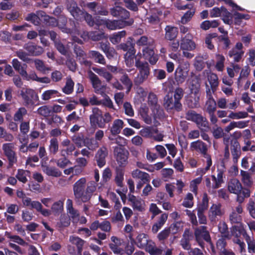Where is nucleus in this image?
<instances>
[{
    "label": "nucleus",
    "instance_id": "obj_25",
    "mask_svg": "<svg viewBox=\"0 0 255 255\" xmlns=\"http://www.w3.org/2000/svg\"><path fill=\"white\" fill-rule=\"evenodd\" d=\"M165 38L170 41H174L175 39V27L171 25H167L165 28ZM172 50L175 51V43L173 42L171 45Z\"/></svg>",
    "mask_w": 255,
    "mask_h": 255
},
{
    "label": "nucleus",
    "instance_id": "obj_40",
    "mask_svg": "<svg viewBox=\"0 0 255 255\" xmlns=\"http://www.w3.org/2000/svg\"><path fill=\"white\" fill-rule=\"evenodd\" d=\"M22 202L23 205L26 207L30 206L31 208L35 209H40L41 203L37 201H32L29 197L26 196L22 200Z\"/></svg>",
    "mask_w": 255,
    "mask_h": 255
},
{
    "label": "nucleus",
    "instance_id": "obj_12",
    "mask_svg": "<svg viewBox=\"0 0 255 255\" xmlns=\"http://www.w3.org/2000/svg\"><path fill=\"white\" fill-rule=\"evenodd\" d=\"M110 14L114 17L117 18L119 20L128 21L132 18L130 17V12L124 7L115 5L110 9Z\"/></svg>",
    "mask_w": 255,
    "mask_h": 255
},
{
    "label": "nucleus",
    "instance_id": "obj_6",
    "mask_svg": "<svg viewBox=\"0 0 255 255\" xmlns=\"http://www.w3.org/2000/svg\"><path fill=\"white\" fill-rule=\"evenodd\" d=\"M20 95L23 100V104L27 108H33L39 105V97L34 90L26 88L21 91Z\"/></svg>",
    "mask_w": 255,
    "mask_h": 255
},
{
    "label": "nucleus",
    "instance_id": "obj_4",
    "mask_svg": "<svg viewBox=\"0 0 255 255\" xmlns=\"http://www.w3.org/2000/svg\"><path fill=\"white\" fill-rule=\"evenodd\" d=\"M175 82L172 77L169 78L164 83L165 90L167 92L164 98V106L168 112L175 108Z\"/></svg>",
    "mask_w": 255,
    "mask_h": 255
},
{
    "label": "nucleus",
    "instance_id": "obj_20",
    "mask_svg": "<svg viewBox=\"0 0 255 255\" xmlns=\"http://www.w3.org/2000/svg\"><path fill=\"white\" fill-rule=\"evenodd\" d=\"M23 48L28 52L29 55L38 56L43 52V49L32 42H28L24 44Z\"/></svg>",
    "mask_w": 255,
    "mask_h": 255
},
{
    "label": "nucleus",
    "instance_id": "obj_41",
    "mask_svg": "<svg viewBox=\"0 0 255 255\" xmlns=\"http://www.w3.org/2000/svg\"><path fill=\"white\" fill-rule=\"evenodd\" d=\"M39 14L43 16V20L46 25L54 27L58 25L57 20L55 18L45 15V13L42 11H39Z\"/></svg>",
    "mask_w": 255,
    "mask_h": 255
},
{
    "label": "nucleus",
    "instance_id": "obj_32",
    "mask_svg": "<svg viewBox=\"0 0 255 255\" xmlns=\"http://www.w3.org/2000/svg\"><path fill=\"white\" fill-rule=\"evenodd\" d=\"M137 46H143L148 47H153L154 45V40L151 37H148L145 35L141 36L136 41Z\"/></svg>",
    "mask_w": 255,
    "mask_h": 255
},
{
    "label": "nucleus",
    "instance_id": "obj_33",
    "mask_svg": "<svg viewBox=\"0 0 255 255\" xmlns=\"http://www.w3.org/2000/svg\"><path fill=\"white\" fill-rule=\"evenodd\" d=\"M196 47L195 43L186 38V36L183 38L181 41L180 48L183 50L191 51L194 49Z\"/></svg>",
    "mask_w": 255,
    "mask_h": 255
},
{
    "label": "nucleus",
    "instance_id": "obj_31",
    "mask_svg": "<svg viewBox=\"0 0 255 255\" xmlns=\"http://www.w3.org/2000/svg\"><path fill=\"white\" fill-rule=\"evenodd\" d=\"M70 242L75 245L77 249V253L79 255H82L83 246L85 241L78 236H71L69 238Z\"/></svg>",
    "mask_w": 255,
    "mask_h": 255
},
{
    "label": "nucleus",
    "instance_id": "obj_8",
    "mask_svg": "<svg viewBox=\"0 0 255 255\" xmlns=\"http://www.w3.org/2000/svg\"><path fill=\"white\" fill-rule=\"evenodd\" d=\"M177 59L179 65L176 68V83L177 84H182L185 81L188 75L190 64L186 60L178 59L176 54Z\"/></svg>",
    "mask_w": 255,
    "mask_h": 255
},
{
    "label": "nucleus",
    "instance_id": "obj_47",
    "mask_svg": "<svg viewBox=\"0 0 255 255\" xmlns=\"http://www.w3.org/2000/svg\"><path fill=\"white\" fill-rule=\"evenodd\" d=\"M74 86V82L72 79L71 78H68L65 86L62 88V92L67 95L71 94L73 92Z\"/></svg>",
    "mask_w": 255,
    "mask_h": 255
},
{
    "label": "nucleus",
    "instance_id": "obj_49",
    "mask_svg": "<svg viewBox=\"0 0 255 255\" xmlns=\"http://www.w3.org/2000/svg\"><path fill=\"white\" fill-rule=\"evenodd\" d=\"M84 145L87 147L90 150H95L99 146V143L93 138H86Z\"/></svg>",
    "mask_w": 255,
    "mask_h": 255
},
{
    "label": "nucleus",
    "instance_id": "obj_48",
    "mask_svg": "<svg viewBox=\"0 0 255 255\" xmlns=\"http://www.w3.org/2000/svg\"><path fill=\"white\" fill-rule=\"evenodd\" d=\"M27 110L24 107H21L16 112L13 116L15 122H22L23 117L27 114Z\"/></svg>",
    "mask_w": 255,
    "mask_h": 255
},
{
    "label": "nucleus",
    "instance_id": "obj_36",
    "mask_svg": "<svg viewBox=\"0 0 255 255\" xmlns=\"http://www.w3.org/2000/svg\"><path fill=\"white\" fill-rule=\"evenodd\" d=\"M167 215L165 213L161 215L158 220L152 226V231L156 233L163 226L167 219Z\"/></svg>",
    "mask_w": 255,
    "mask_h": 255
},
{
    "label": "nucleus",
    "instance_id": "obj_14",
    "mask_svg": "<svg viewBox=\"0 0 255 255\" xmlns=\"http://www.w3.org/2000/svg\"><path fill=\"white\" fill-rule=\"evenodd\" d=\"M134 23L133 18L129 19L128 21L117 20H108L106 22L107 27L111 30L123 28L127 26H131Z\"/></svg>",
    "mask_w": 255,
    "mask_h": 255
},
{
    "label": "nucleus",
    "instance_id": "obj_29",
    "mask_svg": "<svg viewBox=\"0 0 255 255\" xmlns=\"http://www.w3.org/2000/svg\"><path fill=\"white\" fill-rule=\"evenodd\" d=\"M12 65L14 70L17 71L21 76L26 75V64H21L17 59H13L11 62Z\"/></svg>",
    "mask_w": 255,
    "mask_h": 255
},
{
    "label": "nucleus",
    "instance_id": "obj_45",
    "mask_svg": "<svg viewBox=\"0 0 255 255\" xmlns=\"http://www.w3.org/2000/svg\"><path fill=\"white\" fill-rule=\"evenodd\" d=\"M37 112L39 115L45 118L51 116L52 115L51 108L48 106H42L39 107L37 109Z\"/></svg>",
    "mask_w": 255,
    "mask_h": 255
},
{
    "label": "nucleus",
    "instance_id": "obj_5",
    "mask_svg": "<svg viewBox=\"0 0 255 255\" xmlns=\"http://www.w3.org/2000/svg\"><path fill=\"white\" fill-rule=\"evenodd\" d=\"M200 84L192 81L190 85L191 94L186 99V104L189 108H196L200 106Z\"/></svg>",
    "mask_w": 255,
    "mask_h": 255
},
{
    "label": "nucleus",
    "instance_id": "obj_23",
    "mask_svg": "<svg viewBox=\"0 0 255 255\" xmlns=\"http://www.w3.org/2000/svg\"><path fill=\"white\" fill-rule=\"evenodd\" d=\"M41 167L43 172L48 176L58 177L62 175V172L58 168L49 166L45 161L42 162Z\"/></svg>",
    "mask_w": 255,
    "mask_h": 255
},
{
    "label": "nucleus",
    "instance_id": "obj_34",
    "mask_svg": "<svg viewBox=\"0 0 255 255\" xmlns=\"http://www.w3.org/2000/svg\"><path fill=\"white\" fill-rule=\"evenodd\" d=\"M34 63L36 69L43 74H46L47 72L51 70V68L46 65L41 60L36 59Z\"/></svg>",
    "mask_w": 255,
    "mask_h": 255
},
{
    "label": "nucleus",
    "instance_id": "obj_9",
    "mask_svg": "<svg viewBox=\"0 0 255 255\" xmlns=\"http://www.w3.org/2000/svg\"><path fill=\"white\" fill-rule=\"evenodd\" d=\"M14 144L13 143H5L2 145V149L4 155L6 157L8 163V168L13 167L17 161V158L15 152L13 150Z\"/></svg>",
    "mask_w": 255,
    "mask_h": 255
},
{
    "label": "nucleus",
    "instance_id": "obj_46",
    "mask_svg": "<svg viewBox=\"0 0 255 255\" xmlns=\"http://www.w3.org/2000/svg\"><path fill=\"white\" fill-rule=\"evenodd\" d=\"M217 108V103L214 98L207 99L205 104V111L207 113L215 112Z\"/></svg>",
    "mask_w": 255,
    "mask_h": 255
},
{
    "label": "nucleus",
    "instance_id": "obj_1",
    "mask_svg": "<svg viewBox=\"0 0 255 255\" xmlns=\"http://www.w3.org/2000/svg\"><path fill=\"white\" fill-rule=\"evenodd\" d=\"M65 5L68 11L76 20H85L89 26H94L95 21L92 15L78 7L74 0H66Z\"/></svg>",
    "mask_w": 255,
    "mask_h": 255
},
{
    "label": "nucleus",
    "instance_id": "obj_55",
    "mask_svg": "<svg viewBox=\"0 0 255 255\" xmlns=\"http://www.w3.org/2000/svg\"><path fill=\"white\" fill-rule=\"evenodd\" d=\"M125 62L126 65L128 67H131L133 65L134 59H137L136 56H135V53H126L124 55Z\"/></svg>",
    "mask_w": 255,
    "mask_h": 255
},
{
    "label": "nucleus",
    "instance_id": "obj_63",
    "mask_svg": "<svg viewBox=\"0 0 255 255\" xmlns=\"http://www.w3.org/2000/svg\"><path fill=\"white\" fill-rule=\"evenodd\" d=\"M125 6L128 9L133 11H137L138 7L135 2L133 0H123Z\"/></svg>",
    "mask_w": 255,
    "mask_h": 255
},
{
    "label": "nucleus",
    "instance_id": "obj_30",
    "mask_svg": "<svg viewBox=\"0 0 255 255\" xmlns=\"http://www.w3.org/2000/svg\"><path fill=\"white\" fill-rule=\"evenodd\" d=\"M191 147L196 151L200 152L203 155L207 153V146L202 141L198 140L196 141L192 142L191 143Z\"/></svg>",
    "mask_w": 255,
    "mask_h": 255
},
{
    "label": "nucleus",
    "instance_id": "obj_53",
    "mask_svg": "<svg viewBox=\"0 0 255 255\" xmlns=\"http://www.w3.org/2000/svg\"><path fill=\"white\" fill-rule=\"evenodd\" d=\"M195 68L198 71H201L205 66L203 56H197L195 58L194 64Z\"/></svg>",
    "mask_w": 255,
    "mask_h": 255
},
{
    "label": "nucleus",
    "instance_id": "obj_35",
    "mask_svg": "<svg viewBox=\"0 0 255 255\" xmlns=\"http://www.w3.org/2000/svg\"><path fill=\"white\" fill-rule=\"evenodd\" d=\"M236 194L237 195V202L241 204L244 201L245 198L250 196L251 191L249 188L242 187V189H240V191Z\"/></svg>",
    "mask_w": 255,
    "mask_h": 255
},
{
    "label": "nucleus",
    "instance_id": "obj_22",
    "mask_svg": "<svg viewBox=\"0 0 255 255\" xmlns=\"http://www.w3.org/2000/svg\"><path fill=\"white\" fill-rule=\"evenodd\" d=\"M128 200L131 203V206L133 210L138 211H142L144 209L143 207V201L139 197H136L134 195L128 194Z\"/></svg>",
    "mask_w": 255,
    "mask_h": 255
},
{
    "label": "nucleus",
    "instance_id": "obj_27",
    "mask_svg": "<svg viewBox=\"0 0 255 255\" xmlns=\"http://www.w3.org/2000/svg\"><path fill=\"white\" fill-rule=\"evenodd\" d=\"M124 123L121 119L114 120L110 130L112 136H116L119 134L122 128H124Z\"/></svg>",
    "mask_w": 255,
    "mask_h": 255
},
{
    "label": "nucleus",
    "instance_id": "obj_21",
    "mask_svg": "<svg viewBox=\"0 0 255 255\" xmlns=\"http://www.w3.org/2000/svg\"><path fill=\"white\" fill-rule=\"evenodd\" d=\"M135 66L139 71L138 74L143 75L146 77H148L150 69L149 64L147 62H142L140 59H136L135 61Z\"/></svg>",
    "mask_w": 255,
    "mask_h": 255
},
{
    "label": "nucleus",
    "instance_id": "obj_11",
    "mask_svg": "<svg viewBox=\"0 0 255 255\" xmlns=\"http://www.w3.org/2000/svg\"><path fill=\"white\" fill-rule=\"evenodd\" d=\"M114 154L119 166L124 167L128 163L129 152L124 147L115 146Z\"/></svg>",
    "mask_w": 255,
    "mask_h": 255
},
{
    "label": "nucleus",
    "instance_id": "obj_7",
    "mask_svg": "<svg viewBox=\"0 0 255 255\" xmlns=\"http://www.w3.org/2000/svg\"><path fill=\"white\" fill-rule=\"evenodd\" d=\"M185 118L187 120L196 123L201 130H206L209 128V122L207 119L195 111L189 110L186 114Z\"/></svg>",
    "mask_w": 255,
    "mask_h": 255
},
{
    "label": "nucleus",
    "instance_id": "obj_10",
    "mask_svg": "<svg viewBox=\"0 0 255 255\" xmlns=\"http://www.w3.org/2000/svg\"><path fill=\"white\" fill-rule=\"evenodd\" d=\"M157 97L153 93H149L148 97V103L152 111L155 119H161L163 117L164 112L157 104Z\"/></svg>",
    "mask_w": 255,
    "mask_h": 255
},
{
    "label": "nucleus",
    "instance_id": "obj_64",
    "mask_svg": "<svg viewBox=\"0 0 255 255\" xmlns=\"http://www.w3.org/2000/svg\"><path fill=\"white\" fill-rule=\"evenodd\" d=\"M11 34L7 31H1L0 32V40L5 43L11 42Z\"/></svg>",
    "mask_w": 255,
    "mask_h": 255
},
{
    "label": "nucleus",
    "instance_id": "obj_28",
    "mask_svg": "<svg viewBox=\"0 0 255 255\" xmlns=\"http://www.w3.org/2000/svg\"><path fill=\"white\" fill-rule=\"evenodd\" d=\"M86 180L83 177L79 179L73 185V192L74 196H78L80 193L85 190Z\"/></svg>",
    "mask_w": 255,
    "mask_h": 255
},
{
    "label": "nucleus",
    "instance_id": "obj_13",
    "mask_svg": "<svg viewBox=\"0 0 255 255\" xmlns=\"http://www.w3.org/2000/svg\"><path fill=\"white\" fill-rule=\"evenodd\" d=\"M131 176L133 178L139 180L136 184V190L138 191L141 189L144 184L150 182V178L149 174L138 169L133 170L132 171Z\"/></svg>",
    "mask_w": 255,
    "mask_h": 255
},
{
    "label": "nucleus",
    "instance_id": "obj_42",
    "mask_svg": "<svg viewBox=\"0 0 255 255\" xmlns=\"http://www.w3.org/2000/svg\"><path fill=\"white\" fill-rule=\"evenodd\" d=\"M121 83L125 86L127 89V93H128L131 89L133 84L132 81L128 77V74L122 75L120 78Z\"/></svg>",
    "mask_w": 255,
    "mask_h": 255
},
{
    "label": "nucleus",
    "instance_id": "obj_50",
    "mask_svg": "<svg viewBox=\"0 0 255 255\" xmlns=\"http://www.w3.org/2000/svg\"><path fill=\"white\" fill-rule=\"evenodd\" d=\"M70 224V217L66 215H61L60 221L57 223V227L59 228H63L68 227Z\"/></svg>",
    "mask_w": 255,
    "mask_h": 255
},
{
    "label": "nucleus",
    "instance_id": "obj_58",
    "mask_svg": "<svg viewBox=\"0 0 255 255\" xmlns=\"http://www.w3.org/2000/svg\"><path fill=\"white\" fill-rule=\"evenodd\" d=\"M193 196L192 193H188L182 202V205L186 208H191L194 205Z\"/></svg>",
    "mask_w": 255,
    "mask_h": 255
},
{
    "label": "nucleus",
    "instance_id": "obj_17",
    "mask_svg": "<svg viewBox=\"0 0 255 255\" xmlns=\"http://www.w3.org/2000/svg\"><path fill=\"white\" fill-rule=\"evenodd\" d=\"M207 229V227L205 226H201L196 228L194 231L195 240H200V239H203L207 243H211V237Z\"/></svg>",
    "mask_w": 255,
    "mask_h": 255
},
{
    "label": "nucleus",
    "instance_id": "obj_51",
    "mask_svg": "<svg viewBox=\"0 0 255 255\" xmlns=\"http://www.w3.org/2000/svg\"><path fill=\"white\" fill-rule=\"evenodd\" d=\"M89 78L93 87L95 89H99L101 84V82L98 76L91 71L89 73Z\"/></svg>",
    "mask_w": 255,
    "mask_h": 255
},
{
    "label": "nucleus",
    "instance_id": "obj_61",
    "mask_svg": "<svg viewBox=\"0 0 255 255\" xmlns=\"http://www.w3.org/2000/svg\"><path fill=\"white\" fill-rule=\"evenodd\" d=\"M85 139L84 135L82 134L74 135L72 137L73 141L78 147H81L84 145Z\"/></svg>",
    "mask_w": 255,
    "mask_h": 255
},
{
    "label": "nucleus",
    "instance_id": "obj_52",
    "mask_svg": "<svg viewBox=\"0 0 255 255\" xmlns=\"http://www.w3.org/2000/svg\"><path fill=\"white\" fill-rule=\"evenodd\" d=\"M242 176V181L244 184L249 187L252 186L253 182L251 179L250 174L245 171L242 170L241 172Z\"/></svg>",
    "mask_w": 255,
    "mask_h": 255
},
{
    "label": "nucleus",
    "instance_id": "obj_60",
    "mask_svg": "<svg viewBox=\"0 0 255 255\" xmlns=\"http://www.w3.org/2000/svg\"><path fill=\"white\" fill-rule=\"evenodd\" d=\"M245 234H247L246 231L241 228V227L238 226H233L232 229V234L233 236L235 237L240 236V235H242L244 237L246 238Z\"/></svg>",
    "mask_w": 255,
    "mask_h": 255
},
{
    "label": "nucleus",
    "instance_id": "obj_19",
    "mask_svg": "<svg viewBox=\"0 0 255 255\" xmlns=\"http://www.w3.org/2000/svg\"><path fill=\"white\" fill-rule=\"evenodd\" d=\"M220 204H213L210 207L209 211V218L211 222H216L217 217H221L223 215Z\"/></svg>",
    "mask_w": 255,
    "mask_h": 255
},
{
    "label": "nucleus",
    "instance_id": "obj_62",
    "mask_svg": "<svg viewBox=\"0 0 255 255\" xmlns=\"http://www.w3.org/2000/svg\"><path fill=\"white\" fill-rule=\"evenodd\" d=\"M28 173V170H24L23 169H18L17 173L16 175V178L20 182L23 183H25L27 181L26 178V173Z\"/></svg>",
    "mask_w": 255,
    "mask_h": 255
},
{
    "label": "nucleus",
    "instance_id": "obj_54",
    "mask_svg": "<svg viewBox=\"0 0 255 255\" xmlns=\"http://www.w3.org/2000/svg\"><path fill=\"white\" fill-rule=\"evenodd\" d=\"M59 144L56 138H52L50 140L49 150L50 153L55 154L58 151Z\"/></svg>",
    "mask_w": 255,
    "mask_h": 255
},
{
    "label": "nucleus",
    "instance_id": "obj_16",
    "mask_svg": "<svg viewBox=\"0 0 255 255\" xmlns=\"http://www.w3.org/2000/svg\"><path fill=\"white\" fill-rule=\"evenodd\" d=\"M229 138V144H230L231 151L233 157V162L237 163L238 159L241 155V146L238 140L236 138L230 140Z\"/></svg>",
    "mask_w": 255,
    "mask_h": 255
},
{
    "label": "nucleus",
    "instance_id": "obj_44",
    "mask_svg": "<svg viewBox=\"0 0 255 255\" xmlns=\"http://www.w3.org/2000/svg\"><path fill=\"white\" fill-rule=\"evenodd\" d=\"M59 96V93L56 90H48L44 91L42 95L41 99L44 101H47L49 99L58 97Z\"/></svg>",
    "mask_w": 255,
    "mask_h": 255
},
{
    "label": "nucleus",
    "instance_id": "obj_24",
    "mask_svg": "<svg viewBox=\"0 0 255 255\" xmlns=\"http://www.w3.org/2000/svg\"><path fill=\"white\" fill-rule=\"evenodd\" d=\"M135 42L132 37H128L126 43H121L119 45V48L127 51V53H135L136 50L134 48Z\"/></svg>",
    "mask_w": 255,
    "mask_h": 255
},
{
    "label": "nucleus",
    "instance_id": "obj_59",
    "mask_svg": "<svg viewBox=\"0 0 255 255\" xmlns=\"http://www.w3.org/2000/svg\"><path fill=\"white\" fill-rule=\"evenodd\" d=\"M217 183L216 184H214L212 186V188L214 189L219 188L222 183L224 182L223 180V174L224 171L222 169H217Z\"/></svg>",
    "mask_w": 255,
    "mask_h": 255
},
{
    "label": "nucleus",
    "instance_id": "obj_3",
    "mask_svg": "<svg viewBox=\"0 0 255 255\" xmlns=\"http://www.w3.org/2000/svg\"><path fill=\"white\" fill-rule=\"evenodd\" d=\"M135 243L137 247L141 249H144L151 255H160L163 250L157 248L151 240L148 239L147 235L142 233L139 234L136 238Z\"/></svg>",
    "mask_w": 255,
    "mask_h": 255
},
{
    "label": "nucleus",
    "instance_id": "obj_26",
    "mask_svg": "<svg viewBox=\"0 0 255 255\" xmlns=\"http://www.w3.org/2000/svg\"><path fill=\"white\" fill-rule=\"evenodd\" d=\"M228 189L230 193L236 194L242 189V185L238 179L232 178L228 182Z\"/></svg>",
    "mask_w": 255,
    "mask_h": 255
},
{
    "label": "nucleus",
    "instance_id": "obj_57",
    "mask_svg": "<svg viewBox=\"0 0 255 255\" xmlns=\"http://www.w3.org/2000/svg\"><path fill=\"white\" fill-rule=\"evenodd\" d=\"M217 62L215 65L216 69L219 71H222L224 68L225 58L223 55L217 54L216 55Z\"/></svg>",
    "mask_w": 255,
    "mask_h": 255
},
{
    "label": "nucleus",
    "instance_id": "obj_38",
    "mask_svg": "<svg viewBox=\"0 0 255 255\" xmlns=\"http://www.w3.org/2000/svg\"><path fill=\"white\" fill-rule=\"evenodd\" d=\"M89 57L93 59L94 61L96 63H98L102 64H105V59L102 54H101L99 51L91 50L89 53Z\"/></svg>",
    "mask_w": 255,
    "mask_h": 255
},
{
    "label": "nucleus",
    "instance_id": "obj_2",
    "mask_svg": "<svg viewBox=\"0 0 255 255\" xmlns=\"http://www.w3.org/2000/svg\"><path fill=\"white\" fill-rule=\"evenodd\" d=\"M113 117L109 112L103 114L102 111L98 107H94L92 114L90 115V123L92 127L104 128L106 124L112 121Z\"/></svg>",
    "mask_w": 255,
    "mask_h": 255
},
{
    "label": "nucleus",
    "instance_id": "obj_15",
    "mask_svg": "<svg viewBox=\"0 0 255 255\" xmlns=\"http://www.w3.org/2000/svg\"><path fill=\"white\" fill-rule=\"evenodd\" d=\"M108 155V150L106 146H103L98 150L95 156V160L96 161L97 165L99 168H102L105 165L106 163V158Z\"/></svg>",
    "mask_w": 255,
    "mask_h": 255
},
{
    "label": "nucleus",
    "instance_id": "obj_18",
    "mask_svg": "<svg viewBox=\"0 0 255 255\" xmlns=\"http://www.w3.org/2000/svg\"><path fill=\"white\" fill-rule=\"evenodd\" d=\"M143 56L151 65H154L158 60V56L155 54L153 47H145L142 50Z\"/></svg>",
    "mask_w": 255,
    "mask_h": 255
},
{
    "label": "nucleus",
    "instance_id": "obj_39",
    "mask_svg": "<svg viewBox=\"0 0 255 255\" xmlns=\"http://www.w3.org/2000/svg\"><path fill=\"white\" fill-rule=\"evenodd\" d=\"M116 173V175L115 178V181L118 186L122 187L123 186L124 170L122 168L117 167Z\"/></svg>",
    "mask_w": 255,
    "mask_h": 255
},
{
    "label": "nucleus",
    "instance_id": "obj_43",
    "mask_svg": "<svg viewBox=\"0 0 255 255\" xmlns=\"http://www.w3.org/2000/svg\"><path fill=\"white\" fill-rule=\"evenodd\" d=\"M219 23L217 20H205L200 24V28L204 30H207L210 28H215L219 26Z\"/></svg>",
    "mask_w": 255,
    "mask_h": 255
},
{
    "label": "nucleus",
    "instance_id": "obj_37",
    "mask_svg": "<svg viewBox=\"0 0 255 255\" xmlns=\"http://www.w3.org/2000/svg\"><path fill=\"white\" fill-rule=\"evenodd\" d=\"M127 34L126 30H123L117 32H114L110 37V41L114 44H117L121 41L122 38L125 37Z\"/></svg>",
    "mask_w": 255,
    "mask_h": 255
},
{
    "label": "nucleus",
    "instance_id": "obj_56",
    "mask_svg": "<svg viewBox=\"0 0 255 255\" xmlns=\"http://www.w3.org/2000/svg\"><path fill=\"white\" fill-rule=\"evenodd\" d=\"M25 19L26 21H30L35 25H39L40 24L41 20L40 18L37 14L34 13H28Z\"/></svg>",
    "mask_w": 255,
    "mask_h": 255
}]
</instances>
